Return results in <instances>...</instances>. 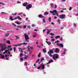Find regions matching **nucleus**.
<instances>
[{"instance_id": "6e6d98bb", "label": "nucleus", "mask_w": 78, "mask_h": 78, "mask_svg": "<svg viewBox=\"0 0 78 78\" xmlns=\"http://www.w3.org/2000/svg\"><path fill=\"white\" fill-rule=\"evenodd\" d=\"M9 51H12V48H10V49H9Z\"/></svg>"}, {"instance_id": "bb28decb", "label": "nucleus", "mask_w": 78, "mask_h": 78, "mask_svg": "<svg viewBox=\"0 0 78 78\" xmlns=\"http://www.w3.org/2000/svg\"><path fill=\"white\" fill-rule=\"evenodd\" d=\"M17 28H22V27L21 26L18 25L17 26Z\"/></svg>"}, {"instance_id": "774afa93", "label": "nucleus", "mask_w": 78, "mask_h": 78, "mask_svg": "<svg viewBox=\"0 0 78 78\" xmlns=\"http://www.w3.org/2000/svg\"><path fill=\"white\" fill-rule=\"evenodd\" d=\"M63 40L62 39V37H60V41H62Z\"/></svg>"}, {"instance_id": "6ab92c4d", "label": "nucleus", "mask_w": 78, "mask_h": 78, "mask_svg": "<svg viewBox=\"0 0 78 78\" xmlns=\"http://www.w3.org/2000/svg\"><path fill=\"white\" fill-rule=\"evenodd\" d=\"M48 12L47 11L45 12L44 14V16H45L46 15H48Z\"/></svg>"}, {"instance_id": "5701e85b", "label": "nucleus", "mask_w": 78, "mask_h": 78, "mask_svg": "<svg viewBox=\"0 0 78 78\" xmlns=\"http://www.w3.org/2000/svg\"><path fill=\"white\" fill-rule=\"evenodd\" d=\"M61 37L59 35H58L55 37V39H58V38H60Z\"/></svg>"}, {"instance_id": "4d7b16f0", "label": "nucleus", "mask_w": 78, "mask_h": 78, "mask_svg": "<svg viewBox=\"0 0 78 78\" xmlns=\"http://www.w3.org/2000/svg\"><path fill=\"white\" fill-rule=\"evenodd\" d=\"M41 61H42L44 60V58H41Z\"/></svg>"}, {"instance_id": "6e6552de", "label": "nucleus", "mask_w": 78, "mask_h": 78, "mask_svg": "<svg viewBox=\"0 0 78 78\" xmlns=\"http://www.w3.org/2000/svg\"><path fill=\"white\" fill-rule=\"evenodd\" d=\"M18 19V20H22V18L20 17L19 16H17V17H16L15 18H14V20H16V19Z\"/></svg>"}, {"instance_id": "dca6fc26", "label": "nucleus", "mask_w": 78, "mask_h": 78, "mask_svg": "<svg viewBox=\"0 0 78 78\" xmlns=\"http://www.w3.org/2000/svg\"><path fill=\"white\" fill-rule=\"evenodd\" d=\"M9 19H10L11 21H12V20H15L14 19L12 18V17L11 16H9Z\"/></svg>"}, {"instance_id": "052dcab7", "label": "nucleus", "mask_w": 78, "mask_h": 78, "mask_svg": "<svg viewBox=\"0 0 78 78\" xmlns=\"http://www.w3.org/2000/svg\"><path fill=\"white\" fill-rule=\"evenodd\" d=\"M50 35L51 36H54V34H50Z\"/></svg>"}, {"instance_id": "a19ab883", "label": "nucleus", "mask_w": 78, "mask_h": 78, "mask_svg": "<svg viewBox=\"0 0 78 78\" xmlns=\"http://www.w3.org/2000/svg\"><path fill=\"white\" fill-rule=\"evenodd\" d=\"M16 47L13 48L14 52H15V51H16Z\"/></svg>"}, {"instance_id": "1a4fd4ad", "label": "nucleus", "mask_w": 78, "mask_h": 78, "mask_svg": "<svg viewBox=\"0 0 78 78\" xmlns=\"http://www.w3.org/2000/svg\"><path fill=\"white\" fill-rule=\"evenodd\" d=\"M54 51L55 53H58V52H59V49L56 48L55 49V50Z\"/></svg>"}, {"instance_id": "58836bf2", "label": "nucleus", "mask_w": 78, "mask_h": 78, "mask_svg": "<svg viewBox=\"0 0 78 78\" xmlns=\"http://www.w3.org/2000/svg\"><path fill=\"white\" fill-rule=\"evenodd\" d=\"M40 59L38 58V60H37V61H36V63H38V62H39V60H40Z\"/></svg>"}, {"instance_id": "20e7f679", "label": "nucleus", "mask_w": 78, "mask_h": 78, "mask_svg": "<svg viewBox=\"0 0 78 78\" xmlns=\"http://www.w3.org/2000/svg\"><path fill=\"white\" fill-rule=\"evenodd\" d=\"M52 58L54 60H55V59L59 58V55L57 54H54Z\"/></svg>"}, {"instance_id": "680f3d73", "label": "nucleus", "mask_w": 78, "mask_h": 78, "mask_svg": "<svg viewBox=\"0 0 78 78\" xmlns=\"http://www.w3.org/2000/svg\"><path fill=\"white\" fill-rule=\"evenodd\" d=\"M50 13H52V14L53 13V11H50Z\"/></svg>"}, {"instance_id": "72a5a7b5", "label": "nucleus", "mask_w": 78, "mask_h": 78, "mask_svg": "<svg viewBox=\"0 0 78 78\" xmlns=\"http://www.w3.org/2000/svg\"><path fill=\"white\" fill-rule=\"evenodd\" d=\"M51 18H50V17H49V22H51Z\"/></svg>"}, {"instance_id": "a878e982", "label": "nucleus", "mask_w": 78, "mask_h": 78, "mask_svg": "<svg viewBox=\"0 0 78 78\" xmlns=\"http://www.w3.org/2000/svg\"><path fill=\"white\" fill-rule=\"evenodd\" d=\"M43 53L46 52V49H43Z\"/></svg>"}, {"instance_id": "9b49d317", "label": "nucleus", "mask_w": 78, "mask_h": 78, "mask_svg": "<svg viewBox=\"0 0 78 78\" xmlns=\"http://www.w3.org/2000/svg\"><path fill=\"white\" fill-rule=\"evenodd\" d=\"M29 47H30V46H29L28 47V51H29V54H31V51L30 50V49Z\"/></svg>"}, {"instance_id": "412c9836", "label": "nucleus", "mask_w": 78, "mask_h": 78, "mask_svg": "<svg viewBox=\"0 0 78 78\" xmlns=\"http://www.w3.org/2000/svg\"><path fill=\"white\" fill-rule=\"evenodd\" d=\"M6 43L8 44H11V42L9 40H8L6 41Z\"/></svg>"}, {"instance_id": "3c124183", "label": "nucleus", "mask_w": 78, "mask_h": 78, "mask_svg": "<svg viewBox=\"0 0 78 78\" xmlns=\"http://www.w3.org/2000/svg\"><path fill=\"white\" fill-rule=\"evenodd\" d=\"M35 25L34 24H33L32 25V27H35Z\"/></svg>"}, {"instance_id": "f704fd0d", "label": "nucleus", "mask_w": 78, "mask_h": 78, "mask_svg": "<svg viewBox=\"0 0 78 78\" xmlns=\"http://www.w3.org/2000/svg\"><path fill=\"white\" fill-rule=\"evenodd\" d=\"M19 50H21L20 51V53H22V52H23V51L22 50V49L21 48H19Z\"/></svg>"}, {"instance_id": "69168bd1", "label": "nucleus", "mask_w": 78, "mask_h": 78, "mask_svg": "<svg viewBox=\"0 0 78 78\" xmlns=\"http://www.w3.org/2000/svg\"><path fill=\"white\" fill-rule=\"evenodd\" d=\"M34 31H37L38 30L37 29H35L34 30Z\"/></svg>"}, {"instance_id": "7ed1b4c3", "label": "nucleus", "mask_w": 78, "mask_h": 78, "mask_svg": "<svg viewBox=\"0 0 78 78\" xmlns=\"http://www.w3.org/2000/svg\"><path fill=\"white\" fill-rule=\"evenodd\" d=\"M53 53H54V51H53V50L52 49L51 50L49 49V51L48 52V54L49 56H50V57H52V55H51V54Z\"/></svg>"}, {"instance_id": "09e8293b", "label": "nucleus", "mask_w": 78, "mask_h": 78, "mask_svg": "<svg viewBox=\"0 0 78 78\" xmlns=\"http://www.w3.org/2000/svg\"><path fill=\"white\" fill-rule=\"evenodd\" d=\"M1 46V48H4V45H2V46Z\"/></svg>"}, {"instance_id": "a18cd8bd", "label": "nucleus", "mask_w": 78, "mask_h": 78, "mask_svg": "<svg viewBox=\"0 0 78 78\" xmlns=\"http://www.w3.org/2000/svg\"><path fill=\"white\" fill-rule=\"evenodd\" d=\"M57 8V5L56 4H55V9H56Z\"/></svg>"}, {"instance_id": "37998d69", "label": "nucleus", "mask_w": 78, "mask_h": 78, "mask_svg": "<svg viewBox=\"0 0 78 78\" xmlns=\"http://www.w3.org/2000/svg\"><path fill=\"white\" fill-rule=\"evenodd\" d=\"M12 25H13V26H14V27H16V25L14 23H12Z\"/></svg>"}, {"instance_id": "c85d7f7f", "label": "nucleus", "mask_w": 78, "mask_h": 78, "mask_svg": "<svg viewBox=\"0 0 78 78\" xmlns=\"http://www.w3.org/2000/svg\"><path fill=\"white\" fill-rule=\"evenodd\" d=\"M23 53H21L20 54V57H22L23 56Z\"/></svg>"}, {"instance_id": "4c0bfd02", "label": "nucleus", "mask_w": 78, "mask_h": 78, "mask_svg": "<svg viewBox=\"0 0 78 78\" xmlns=\"http://www.w3.org/2000/svg\"><path fill=\"white\" fill-rule=\"evenodd\" d=\"M43 22L44 23H45V22H46L45 19H43Z\"/></svg>"}, {"instance_id": "2eb2a0df", "label": "nucleus", "mask_w": 78, "mask_h": 78, "mask_svg": "<svg viewBox=\"0 0 78 78\" xmlns=\"http://www.w3.org/2000/svg\"><path fill=\"white\" fill-rule=\"evenodd\" d=\"M46 43H47V44H48V45H51V42H50L48 41H46Z\"/></svg>"}, {"instance_id": "e433bc0d", "label": "nucleus", "mask_w": 78, "mask_h": 78, "mask_svg": "<svg viewBox=\"0 0 78 78\" xmlns=\"http://www.w3.org/2000/svg\"><path fill=\"white\" fill-rule=\"evenodd\" d=\"M12 47V46L11 45H9L8 46V47L7 48V49H9V48H11Z\"/></svg>"}, {"instance_id": "de8ad7c7", "label": "nucleus", "mask_w": 78, "mask_h": 78, "mask_svg": "<svg viewBox=\"0 0 78 78\" xmlns=\"http://www.w3.org/2000/svg\"><path fill=\"white\" fill-rule=\"evenodd\" d=\"M41 67H38L37 68V69H38V70H40V69H41Z\"/></svg>"}, {"instance_id": "4468645a", "label": "nucleus", "mask_w": 78, "mask_h": 78, "mask_svg": "<svg viewBox=\"0 0 78 78\" xmlns=\"http://www.w3.org/2000/svg\"><path fill=\"white\" fill-rule=\"evenodd\" d=\"M6 48H7V47H5V48H1V50H2V51H4V50H6Z\"/></svg>"}, {"instance_id": "423d86ee", "label": "nucleus", "mask_w": 78, "mask_h": 78, "mask_svg": "<svg viewBox=\"0 0 78 78\" xmlns=\"http://www.w3.org/2000/svg\"><path fill=\"white\" fill-rule=\"evenodd\" d=\"M32 7V5L30 4L27 5V6L26 7V9H30Z\"/></svg>"}, {"instance_id": "f03ea898", "label": "nucleus", "mask_w": 78, "mask_h": 78, "mask_svg": "<svg viewBox=\"0 0 78 78\" xmlns=\"http://www.w3.org/2000/svg\"><path fill=\"white\" fill-rule=\"evenodd\" d=\"M27 45V43L24 42L23 43L17 44H13V46H15V47H17V46H21V45Z\"/></svg>"}, {"instance_id": "aec40b11", "label": "nucleus", "mask_w": 78, "mask_h": 78, "mask_svg": "<svg viewBox=\"0 0 78 78\" xmlns=\"http://www.w3.org/2000/svg\"><path fill=\"white\" fill-rule=\"evenodd\" d=\"M9 34H5L4 36L5 37H8V36H9Z\"/></svg>"}, {"instance_id": "bf43d9fd", "label": "nucleus", "mask_w": 78, "mask_h": 78, "mask_svg": "<svg viewBox=\"0 0 78 78\" xmlns=\"http://www.w3.org/2000/svg\"><path fill=\"white\" fill-rule=\"evenodd\" d=\"M60 45V44H59V43H57V46H59V47Z\"/></svg>"}, {"instance_id": "a211bd4d", "label": "nucleus", "mask_w": 78, "mask_h": 78, "mask_svg": "<svg viewBox=\"0 0 78 78\" xmlns=\"http://www.w3.org/2000/svg\"><path fill=\"white\" fill-rule=\"evenodd\" d=\"M47 31H47V34H48L50 33L51 31V30H49L48 29H47Z\"/></svg>"}, {"instance_id": "f3484780", "label": "nucleus", "mask_w": 78, "mask_h": 78, "mask_svg": "<svg viewBox=\"0 0 78 78\" xmlns=\"http://www.w3.org/2000/svg\"><path fill=\"white\" fill-rule=\"evenodd\" d=\"M59 47H61V48H63V47H64V45L62 44H60Z\"/></svg>"}, {"instance_id": "e2e57ef3", "label": "nucleus", "mask_w": 78, "mask_h": 78, "mask_svg": "<svg viewBox=\"0 0 78 78\" xmlns=\"http://www.w3.org/2000/svg\"><path fill=\"white\" fill-rule=\"evenodd\" d=\"M5 51H6L7 52H8V51H9V49H8V50H6Z\"/></svg>"}, {"instance_id": "7c9ffc66", "label": "nucleus", "mask_w": 78, "mask_h": 78, "mask_svg": "<svg viewBox=\"0 0 78 78\" xmlns=\"http://www.w3.org/2000/svg\"><path fill=\"white\" fill-rule=\"evenodd\" d=\"M15 23H16V24H18V25H20V24L17 21H15Z\"/></svg>"}, {"instance_id": "338daca9", "label": "nucleus", "mask_w": 78, "mask_h": 78, "mask_svg": "<svg viewBox=\"0 0 78 78\" xmlns=\"http://www.w3.org/2000/svg\"><path fill=\"white\" fill-rule=\"evenodd\" d=\"M62 2H64L66 1V0H61Z\"/></svg>"}, {"instance_id": "2f4dec72", "label": "nucleus", "mask_w": 78, "mask_h": 78, "mask_svg": "<svg viewBox=\"0 0 78 78\" xmlns=\"http://www.w3.org/2000/svg\"><path fill=\"white\" fill-rule=\"evenodd\" d=\"M41 52H40L39 54L38 55V58L41 57Z\"/></svg>"}, {"instance_id": "603ef678", "label": "nucleus", "mask_w": 78, "mask_h": 78, "mask_svg": "<svg viewBox=\"0 0 78 78\" xmlns=\"http://www.w3.org/2000/svg\"><path fill=\"white\" fill-rule=\"evenodd\" d=\"M15 37H16V38L17 39H19V37H18L17 36H15Z\"/></svg>"}, {"instance_id": "f8f14e48", "label": "nucleus", "mask_w": 78, "mask_h": 78, "mask_svg": "<svg viewBox=\"0 0 78 78\" xmlns=\"http://www.w3.org/2000/svg\"><path fill=\"white\" fill-rule=\"evenodd\" d=\"M38 17L39 18H45V16H43L41 14H40L38 15Z\"/></svg>"}, {"instance_id": "49530a36", "label": "nucleus", "mask_w": 78, "mask_h": 78, "mask_svg": "<svg viewBox=\"0 0 78 78\" xmlns=\"http://www.w3.org/2000/svg\"><path fill=\"white\" fill-rule=\"evenodd\" d=\"M58 42H59V41H58V40L55 41V43H58Z\"/></svg>"}, {"instance_id": "5fc2aeb1", "label": "nucleus", "mask_w": 78, "mask_h": 78, "mask_svg": "<svg viewBox=\"0 0 78 78\" xmlns=\"http://www.w3.org/2000/svg\"><path fill=\"white\" fill-rule=\"evenodd\" d=\"M12 15H14V16H16V15L17 14V13H15V14H12Z\"/></svg>"}, {"instance_id": "393cba45", "label": "nucleus", "mask_w": 78, "mask_h": 78, "mask_svg": "<svg viewBox=\"0 0 78 78\" xmlns=\"http://www.w3.org/2000/svg\"><path fill=\"white\" fill-rule=\"evenodd\" d=\"M50 5L51 7L53 8V6H54L53 3H51Z\"/></svg>"}, {"instance_id": "ea45409f", "label": "nucleus", "mask_w": 78, "mask_h": 78, "mask_svg": "<svg viewBox=\"0 0 78 78\" xmlns=\"http://www.w3.org/2000/svg\"><path fill=\"white\" fill-rule=\"evenodd\" d=\"M55 39V38H53L51 39V41H52V42H54Z\"/></svg>"}, {"instance_id": "cd10ccee", "label": "nucleus", "mask_w": 78, "mask_h": 78, "mask_svg": "<svg viewBox=\"0 0 78 78\" xmlns=\"http://www.w3.org/2000/svg\"><path fill=\"white\" fill-rule=\"evenodd\" d=\"M57 22H58V23H59V24H60V23H61V21H60V20H59V19H58L57 20Z\"/></svg>"}, {"instance_id": "8fccbe9b", "label": "nucleus", "mask_w": 78, "mask_h": 78, "mask_svg": "<svg viewBox=\"0 0 78 78\" xmlns=\"http://www.w3.org/2000/svg\"><path fill=\"white\" fill-rule=\"evenodd\" d=\"M23 29H25L26 28V26L24 25L23 27Z\"/></svg>"}, {"instance_id": "79ce46f5", "label": "nucleus", "mask_w": 78, "mask_h": 78, "mask_svg": "<svg viewBox=\"0 0 78 78\" xmlns=\"http://www.w3.org/2000/svg\"><path fill=\"white\" fill-rule=\"evenodd\" d=\"M20 60L21 61H23V58H20Z\"/></svg>"}, {"instance_id": "0eeeda50", "label": "nucleus", "mask_w": 78, "mask_h": 78, "mask_svg": "<svg viewBox=\"0 0 78 78\" xmlns=\"http://www.w3.org/2000/svg\"><path fill=\"white\" fill-rule=\"evenodd\" d=\"M65 18V15H61L59 16L60 19H63Z\"/></svg>"}, {"instance_id": "473e14b6", "label": "nucleus", "mask_w": 78, "mask_h": 78, "mask_svg": "<svg viewBox=\"0 0 78 78\" xmlns=\"http://www.w3.org/2000/svg\"><path fill=\"white\" fill-rule=\"evenodd\" d=\"M28 56L27 55H25V57L24 58L25 59H27V58H28Z\"/></svg>"}, {"instance_id": "9d476101", "label": "nucleus", "mask_w": 78, "mask_h": 78, "mask_svg": "<svg viewBox=\"0 0 78 78\" xmlns=\"http://www.w3.org/2000/svg\"><path fill=\"white\" fill-rule=\"evenodd\" d=\"M28 5V3H27V2H26L25 3H24L23 4V6H27Z\"/></svg>"}, {"instance_id": "0e129e2a", "label": "nucleus", "mask_w": 78, "mask_h": 78, "mask_svg": "<svg viewBox=\"0 0 78 78\" xmlns=\"http://www.w3.org/2000/svg\"><path fill=\"white\" fill-rule=\"evenodd\" d=\"M62 9V10H66V8H63Z\"/></svg>"}, {"instance_id": "ddd939ff", "label": "nucleus", "mask_w": 78, "mask_h": 78, "mask_svg": "<svg viewBox=\"0 0 78 78\" xmlns=\"http://www.w3.org/2000/svg\"><path fill=\"white\" fill-rule=\"evenodd\" d=\"M53 62V60H51L50 61H49L46 64V65H47V64H50V63H51V62Z\"/></svg>"}, {"instance_id": "c03bdc74", "label": "nucleus", "mask_w": 78, "mask_h": 78, "mask_svg": "<svg viewBox=\"0 0 78 78\" xmlns=\"http://www.w3.org/2000/svg\"><path fill=\"white\" fill-rule=\"evenodd\" d=\"M72 7H70L69 8V11H71V10H72Z\"/></svg>"}, {"instance_id": "c756f323", "label": "nucleus", "mask_w": 78, "mask_h": 78, "mask_svg": "<svg viewBox=\"0 0 78 78\" xmlns=\"http://www.w3.org/2000/svg\"><path fill=\"white\" fill-rule=\"evenodd\" d=\"M15 23H16V24H18V25H20V24L17 21H15Z\"/></svg>"}, {"instance_id": "f257e3e1", "label": "nucleus", "mask_w": 78, "mask_h": 78, "mask_svg": "<svg viewBox=\"0 0 78 78\" xmlns=\"http://www.w3.org/2000/svg\"><path fill=\"white\" fill-rule=\"evenodd\" d=\"M24 36L26 41L27 42H29L30 40H28L29 39V37L28 36V35H27L26 34H24Z\"/></svg>"}, {"instance_id": "c9c22d12", "label": "nucleus", "mask_w": 78, "mask_h": 78, "mask_svg": "<svg viewBox=\"0 0 78 78\" xmlns=\"http://www.w3.org/2000/svg\"><path fill=\"white\" fill-rule=\"evenodd\" d=\"M27 64H28V63L27 62H25V66H27Z\"/></svg>"}, {"instance_id": "4be33fe9", "label": "nucleus", "mask_w": 78, "mask_h": 78, "mask_svg": "<svg viewBox=\"0 0 78 78\" xmlns=\"http://www.w3.org/2000/svg\"><path fill=\"white\" fill-rule=\"evenodd\" d=\"M1 56H2V59H3L4 58H5V55L2 54H1Z\"/></svg>"}, {"instance_id": "39448f33", "label": "nucleus", "mask_w": 78, "mask_h": 78, "mask_svg": "<svg viewBox=\"0 0 78 78\" xmlns=\"http://www.w3.org/2000/svg\"><path fill=\"white\" fill-rule=\"evenodd\" d=\"M45 65H46V64L44 65V63H43L41 64V66H40L41 69H42V70H44V69H45Z\"/></svg>"}, {"instance_id": "13d9d810", "label": "nucleus", "mask_w": 78, "mask_h": 78, "mask_svg": "<svg viewBox=\"0 0 78 78\" xmlns=\"http://www.w3.org/2000/svg\"><path fill=\"white\" fill-rule=\"evenodd\" d=\"M32 58H34V55H33L32 56Z\"/></svg>"}, {"instance_id": "b1692460", "label": "nucleus", "mask_w": 78, "mask_h": 78, "mask_svg": "<svg viewBox=\"0 0 78 78\" xmlns=\"http://www.w3.org/2000/svg\"><path fill=\"white\" fill-rule=\"evenodd\" d=\"M53 13H56L57 12V11L56 10H54L53 11Z\"/></svg>"}, {"instance_id": "864d4df0", "label": "nucleus", "mask_w": 78, "mask_h": 78, "mask_svg": "<svg viewBox=\"0 0 78 78\" xmlns=\"http://www.w3.org/2000/svg\"><path fill=\"white\" fill-rule=\"evenodd\" d=\"M27 28H29V29H30L31 28V27L30 26L28 25L27 26Z\"/></svg>"}]
</instances>
